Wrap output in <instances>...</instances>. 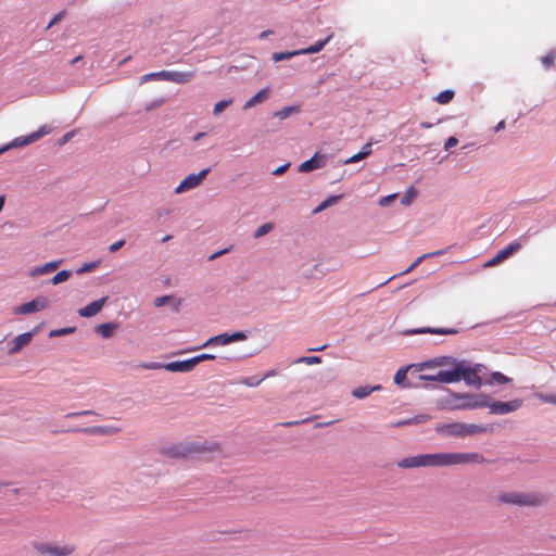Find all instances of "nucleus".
<instances>
[{"instance_id":"nucleus-42","label":"nucleus","mask_w":556,"mask_h":556,"mask_svg":"<svg viewBox=\"0 0 556 556\" xmlns=\"http://www.w3.org/2000/svg\"><path fill=\"white\" fill-rule=\"evenodd\" d=\"M298 108L295 106H286L281 109L280 111L275 113V116L279 117L280 119L288 118L292 113H296Z\"/></svg>"},{"instance_id":"nucleus-9","label":"nucleus","mask_w":556,"mask_h":556,"mask_svg":"<svg viewBox=\"0 0 556 556\" xmlns=\"http://www.w3.org/2000/svg\"><path fill=\"white\" fill-rule=\"evenodd\" d=\"M501 501L520 506H533L540 502L536 495L517 492L503 494Z\"/></svg>"},{"instance_id":"nucleus-28","label":"nucleus","mask_w":556,"mask_h":556,"mask_svg":"<svg viewBox=\"0 0 556 556\" xmlns=\"http://www.w3.org/2000/svg\"><path fill=\"white\" fill-rule=\"evenodd\" d=\"M451 363L456 364L457 362L455 358H453L451 356H440L434 359L424 362V363L419 364V366H420V369H424V368H429V367H433V366L447 365Z\"/></svg>"},{"instance_id":"nucleus-8","label":"nucleus","mask_w":556,"mask_h":556,"mask_svg":"<svg viewBox=\"0 0 556 556\" xmlns=\"http://www.w3.org/2000/svg\"><path fill=\"white\" fill-rule=\"evenodd\" d=\"M119 428L114 426H92L86 428H72L64 430H52L53 434L62 433V432H83L89 435H113L119 432Z\"/></svg>"},{"instance_id":"nucleus-24","label":"nucleus","mask_w":556,"mask_h":556,"mask_svg":"<svg viewBox=\"0 0 556 556\" xmlns=\"http://www.w3.org/2000/svg\"><path fill=\"white\" fill-rule=\"evenodd\" d=\"M166 304H170L173 312L177 313V312H179L181 301L179 299L177 300L174 295H162V296L155 298V300H154L155 307H161Z\"/></svg>"},{"instance_id":"nucleus-6","label":"nucleus","mask_w":556,"mask_h":556,"mask_svg":"<svg viewBox=\"0 0 556 556\" xmlns=\"http://www.w3.org/2000/svg\"><path fill=\"white\" fill-rule=\"evenodd\" d=\"M455 371H457L458 381L464 380L467 386L479 388L481 386V378L478 375V366L469 367L465 362H457L455 364Z\"/></svg>"},{"instance_id":"nucleus-35","label":"nucleus","mask_w":556,"mask_h":556,"mask_svg":"<svg viewBox=\"0 0 556 556\" xmlns=\"http://www.w3.org/2000/svg\"><path fill=\"white\" fill-rule=\"evenodd\" d=\"M454 96L453 90H444L435 97V101L440 104H447L453 100Z\"/></svg>"},{"instance_id":"nucleus-48","label":"nucleus","mask_w":556,"mask_h":556,"mask_svg":"<svg viewBox=\"0 0 556 556\" xmlns=\"http://www.w3.org/2000/svg\"><path fill=\"white\" fill-rule=\"evenodd\" d=\"M555 59L556 52L551 51L549 53L541 58V62L545 68H549L554 64Z\"/></svg>"},{"instance_id":"nucleus-34","label":"nucleus","mask_w":556,"mask_h":556,"mask_svg":"<svg viewBox=\"0 0 556 556\" xmlns=\"http://www.w3.org/2000/svg\"><path fill=\"white\" fill-rule=\"evenodd\" d=\"M72 270H68V269H63V270H60L58 274H55L51 279H50V283L56 286L61 282H64L66 280H68L72 276Z\"/></svg>"},{"instance_id":"nucleus-50","label":"nucleus","mask_w":556,"mask_h":556,"mask_svg":"<svg viewBox=\"0 0 556 556\" xmlns=\"http://www.w3.org/2000/svg\"><path fill=\"white\" fill-rule=\"evenodd\" d=\"M417 192L414 188H410L407 193L402 198V203L404 205H409L412 200L416 197Z\"/></svg>"},{"instance_id":"nucleus-3","label":"nucleus","mask_w":556,"mask_h":556,"mask_svg":"<svg viewBox=\"0 0 556 556\" xmlns=\"http://www.w3.org/2000/svg\"><path fill=\"white\" fill-rule=\"evenodd\" d=\"M486 429L480 425L475 424H463V422H450V424H438L434 427V431L442 437L453 438H466L476 433L484 432Z\"/></svg>"},{"instance_id":"nucleus-29","label":"nucleus","mask_w":556,"mask_h":556,"mask_svg":"<svg viewBox=\"0 0 556 556\" xmlns=\"http://www.w3.org/2000/svg\"><path fill=\"white\" fill-rule=\"evenodd\" d=\"M519 247L520 245H507L496 256H494L492 260H489V266H495L500 264L503 260L507 258L510 254H513Z\"/></svg>"},{"instance_id":"nucleus-7","label":"nucleus","mask_w":556,"mask_h":556,"mask_svg":"<svg viewBox=\"0 0 556 556\" xmlns=\"http://www.w3.org/2000/svg\"><path fill=\"white\" fill-rule=\"evenodd\" d=\"M50 131H51V127L43 125L38 130H36L27 136L15 138L8 146L0 149V154L11 148H21V147H25L30 143H34V142L38 141L40 138H42L43 136L50 134Z\"/></svg>"},{"instance_id":"nucleus-57","label":"nucleus","mask_w":556,"mask_h":556,"mask_svg":"<svg viewBox=\"0 0 556 556\" xmlns=\"http://www.w3.org/2000/svg\"><path fill=\"white\" fill-rule=\"evenodd\" d=\"M365 157L363 156V154L361 152L352 155L350 159L346 160L345 163L350 164V163H356V162H359L362 160H364Z\"/></svg>"},{"instance_id":"nucleus-53","label":"nucleus","mask_w":556,"mask_h":556,"mask_svg":"<svg viewBox=\"0 0 556 556\" xmlns=\"http://www.w3.org/2000/svg\"><path fill=\"white\" fill-rule=\"evenodd\" d=\"M231 247H232V245H230L229 248H225V249H223V250H220V251H217V252H215V253L211 254V255L208 256V261H213V260H215V258H217V257H219V256H222V255H225V254L229 253V252H230V250H231Z\"/></svg>"},{"instance_id":"nucleus-55","label":"nucleus","mask_w":556,"mask_h":556,"mask_svg":"<svg viewBox=\"0 0 556 556\" xmlns=\"http://www.w3.org/2000/svg\"><path fill=\"white\" fill-rule=\"evenodd\" d=\"M64 14H65V12H64V11L59 12L58 14H55V15L53 16V18L50 21V23H49V25H48V28H49V27H51V26H53L54 24L59 23V22L63 18Z\"/></svg>"},{"instance_id":"nucleus-4","label":"nucleus","mask_w":556,"mask_h":556,"mask_svg":"<svg viewBox=\"0 0 556 556\" xmlns=\"http://www.w3.org/2000/svg\"><path fill=\"white\" fill-rule=\"evenodd\" d=\"M448 409H470L486 406V395L452 394V400L446 401Z\"/></svg>"},{"instance_id":"nucleus-32","label":"nucleus","mask_w":556,"mask_h":556,"mask_svg":"<svg viewBox=\"0 0 556 556\" xmlns=\"http://www.w3.org/2000/svg\"><path fill=\"white\" fill-rule=\"evenodd\" d=\"M511 379L500 371H494L489 375V387L495 384H507L510 383Z\"/></svg>"},{"instance_id":"nucleus-10","label":"nucleus","mask_w":556,"mask_h":556,"mask_svg":"<svg viewBox=\"0 0 556 556\" xmlns=\"http://www.w3.org/2000/svg\"><path fill=\"white\" fill-rule=\"evenodd\" d=\"M329 270H331V267L326 266L321 261H318L315 264L307 262L302 264L300 267L301 275L307 279H317Z\"/></svg>"},{"instance_id":"nucleus-5","label":"nucleus","mask_w":556,"mask_h":556,"mask_svg":"<svg viewBox=\"0 0 556 556\" xmlns=\"http://www.w3.org/2000/svg\"><path fill=\"white\" fill-rule=\"evenodd\" d=\"M31 546L40 555L70 556L75 552V547L68 544L61 546L52 543L34 541Z\"/></svg>"},{"instance_id":"nucleus-43","label":"nucleus","mask_w":556,"mask_h":556,"mask_svg":"<svg viewBox=\"0 0 556 556\" xmlns=\"http://www.w3.org/2000/svg\"><path fill=\"white\" fill-rule=\"evenodd\" d=\"M273 229V224L271 223H265L263 225H261L254 232V238L255 239H258L261 238L262 236L268 233L269 231H271Z\"/></svg>"},{"instance_id":"nucleus-1","label":"nucleus","mask_w":556,"mask_h":556,"mask_svg":"<svg viewBox=\"0 0 556 556\" xmlns=\"http://www.w3.org/2000/svg\"><path fill=\"white\" fill-rule=\"evenodd\" d=\"M484 456L479 453L443 452L405 457L396 463L399 468L451 467L466 464H482Z\"/></svg>"},{"instance_id":"nucleus-51","label":"nucleus","mask_w":556,"mask_h":556,"mask_svg":"<svg viewBox=\"0 0 556 556\" xmlns=\"http://www.w3.org/2000/svg\"><path fill=\"white\" fill-rule=\"evenodd\" d=\"M88 415H97L94 410H81V412H72L65 415V418H75L80 416H88Z\"/></svg>"},{"instance_id":"nucleus-52","label":"nucleus","mask_w":556,"mask_h":556,"mask_svg":"<svg viewBox=\"0 0 556 556\" xmlns=\"http://www.w3.org/2000/svg\"><path fill=\"white\" fill-rule=\"evenodd\" d=\"M397 194L393 193L387 197H383L379 201L380 206H388L390 203H392L396 199Z\"/></svg>"},{"instance_id":"nucleus-36","label":"nucleus","mask_w":556,"mask_h":556,"mask_svg":"<svg viewBox=\"0 0 556 556\" xmlns=\"http://www.w3.org/2000/svg\"><path fill=\"white\" fill-rule=\"evenodd\" d=\"M165 71H160L155 73H149L140 77V84H144L150 80H164Z\"/></svg>"},{"instance_id":"nucleus-27","label":"nucleus","mask_w":556,"mask_h":556,"mask_svg":"<svg viewBox=\"0 0 556 556\" xmlns=\"http://www.w3.org/2000/svg\"><path fill=\"white\" fill-rule=\"evenodd\" d=\"M269 94V89L264 88L260 90L256 94H254L252 98H250L243 105L244 110L251 109L255 106L256 104L263 102L265 99H267Z\"/></svg>"},{"instance_id":"nucleus-13","label":"nucleus","mask_w":556,"mask_h":556,"mask_svg":"<svg viewBox=\"0 0 556 556\" xmlns=\"http://www.w3.org/2000/svg\"><path fill=\"white\" fill-rule=\"evenodd\" d=\"M457 371H455V366L450 370H440L435 375H419L418 379L422 381H433L440 383H453L458 382Z\"/></svg>"},{"instance_id":"nucleus-38","label":"nucleus","mask_w":556,"mask_h":556,"mask_svg":"<svg viewBox=\"0 0 556 556\" xmlns=\"http://www.w3.org/2000/svg\"><path fill=\"white\" fill-rule=\"evenodd\" d=\"M341 199V195H331L329 197L328 199H326L325 201H323L315 210L314 212L315 213H318V212H321L324 211L325 208H327L328 206L334 204L336 202H338L339 200Z\"/></svg>"},{"instance_id":"nucleus-22","label":"nucleus","mask_w":556,"mask_h":556,"mask_svg":"<svg viewBox=\"0 0 556 556\" xmlns=\"http://www.w3.org/2000/svg\"><path fill=\"white\" fill-rule=\"evenodd\" d=\"M63 260H58V261H52V262H49V263H46L41 266H36V267H33L28 275L30 277H38L40 275H47V274H50L54 270H56L60 265L62 264Z\"/></svg>"},{"instance_id":"nucleus-40","label":"nucleus","mask_w":556,"mask_h":556,"mask_svg":"<svg viewBox=\"0 0 556 556\" xmlns=\"http://www.w3.org/2000/svg\"><path fill=\"white\" fill-rule=\"evenodd\" d=\"M75 331H76V327L59 328V329L51 330L49 332V337L50 338L62 337V336L74 333Z\"/></svg>"},{"instance_id":"nucleus-12","label":"nucleus","mask_w":556,"mask_h":556,"mask_svg":"<svg viewBox=\"0 0 556 556\" xmlns=\"http://www.w3.org/2000/svg\"><path fill=\"white\" fill-rule=\"evenodd\" d=\"M208 173H210V168H205V169H202L198 174H189L177 186L175 192L182 193V192L189 191V190L198 187Z\"/></svg>"},{"instance_id":"nucleus-54","label":"nucleus","mask_w":556,"mask_h":556,"mask_svg":"<svg viewBox=\"0 0 556 556\" xmlns=\"http://www.w3.org/2000/svg\"><path fill=\"white\" fill-rule=\"evenodd\" d=\"M541 399L545 403L554 404L556 405V394H545L541 395Z\"/></svg>"},{"instance_id":"nucleus-37","label":"nucleus","mask_w":556,"mask_h":556,"mask_svg":"<svg viewBox=\"0 0 556 556\" xmlns=\"http://www.w3.org/2000/svg\"><path fill=\"white\" fill-rule=\"evenodd\" d=\"M302 54L300 52V50H296V51H287V52H276L273 54V60L275 62H279V61H282V60H289L295 55H300Z\"/></svg>"},{"instance_id":"nucleus-30","label":"nucleus","mask_w":556,"mask_h":556,"mask_svg":"<svg viewBox=\"0 0 556 556\" xmlns=\"http://www.w3.org/2000/svg\"><path fill=\"white\" fill-rule=\"evenodd\" d=\"M37 305L35 304L34 300L23 303L18 306H15L13 308V314L15 315H27L38 312Z\"/></svg>"},{"instance_id":"nucleus-11","label":"nucleus","mask_w":556,"mask_h":556,"mask_svg":"<svg viewBox=\"0 0 556 556\" xmlns=\"http://www.w3.org/2000/svg\"><path fill=\"white\" fill-rule=\"evenodd\" d=\"M522 406L521 400H511L508 402L490 401L489 400V413L496 415H505L519 409Z\"/></svg>"},{"instance_id":"nucleus-20","label":"nucleus","mask_w":556,"mask_h":556,"mask_svg":"<svg viewBox=\"0 0 556 556\" xmlns=\"http://www.w3.org/2000/svg\"><path fill=\"white\" fill-rule=\"evenodd\" d=\"M194 368L192 358L166 363L164 369L170 372H189Z\"/></svg>"},{"instance_id":"nucleus-23","label":"nucleus","mask_w":556,"mask_h":556,"mask_svg":"<svg viewBox=\"0 0 556 556\" xmlns=\"http://www.w3.org/2000/svg\"><path fill=\"white\" fill-rule=\"evenodd\" d=\"M118 323L114 321L103 323L94 327V332L104 339H109L113 337L114 331L118 328Z\"/></svg>"},{"instance_id":"nucleus-62","label":"nucleus","mask_w":556,"mask_h":556,"mask_svg":"<svg viewBox=\"0 0 556 556\" xmlns=\"http://www.w3.org/2000/svg\"><path fill=\"white\" fill-rule=\"evenodd\" d=\"M276 375H277V370L276 369H271V370L267 371L262 378H264V380H265V379H267L269 377H274Z\"/></svg>"},{"instance_id":"nucleus-61","label":"nucleus","mask_w":556,"mask_h":556,"mask_svg":"<svg viewBox=\"0 0 556 556\" xmlns=\"http://www.w3.org/2000/svg\"><path fill=\"white\" fill-rule=\"evenodd\" d=\"M219 358L223 361H238L241 358V356L231 354V355L219 356Z\"/></svg>"},{"instance_id":"nucleus-25","label":"nucleus","mask_w":556,"mask_h":556,"mask_svg":"<svg viewBox=\"0 0 556 556\" xmlns=\"http://www.w3.org/2000/svg\"><path fill=\"white\" fill-rule=\"evenodd\" d=\"M429 419H430L429 415L420 414V415H416L414 417H410V418L403 419V420H400L397 422H394V424L391 425V427L400 428V427H405V426L420 425V424L426 422Z\"/></svg>"},{"instance_id":"nucleus-33","label":"nucleus","mask_w":556,"mask_h":556,"mask_svg":"<svg viewBox=\"0 0 556 556\" xmlns=\"http://www.w3.org/2000/svg\"><path fill=\"white\" fill-rule=\"evenodd\" d=\"M228 343V333H220L214 337H211L203 345L205 346H213V345H227Z\"/></svg>"},{"instance_id":"nucleus-45","label":"nucleus","mask_w":556,"mask_h":556,"mask_svg":"<svg viewBox=\"0 0 556 556\" xmlns=\"http://www.w3.org/2000/svg\"><path fill=\"white\" fill-rule=\"evenodd\" d=\"M34 302L37 305L36 307H37L38 312L46 309L50 305L49 299L47 296H42V295L35 298Z\"/></svg>"},{"instance_id":"nucleus-56","label":"nucleus","mask_w":556,"mask_h":556,"mask_svg":"<svg viewBox=\"0 0 556 556\" xmlns=\"http://www.w3.org/2000/svg\"><path fill=\"white\" fill-rule=\"evenodd\" d=\"M458 143V140L457 138L455 137H450L446 142H445V150H450L451 148L455 147L456 144Z\"/></svg>"},{"instance_id":"nucleus-46","label":"nucleus","mask_w":556,"mask_h":556,"mask_svg":"<svg viewBox=\"0 0 556 556\" xmlns=\"http://www.w3.org/2000/svg\"><path fill=\"white\" fill-rule=\"evenodd\" d=\"M294 363H304L307 365L320 364L321 357L320 356H302V357L298 358L296 361H294Z\"/></svg>"},{"instance_id":"nucleus-64","label":"nucleus","mask_w":556,"mask_h":556,"mask_svg":"<svg viewBox=\"0 0 556 556\" xmlns=\"http://www.w3.org/2000/svg\"><path fill=\"white\" fill-rule=\"evenodd\" d=\"M123 245H109V251L111 253L117 252Z\"/></svg>"},{"instance_id":"nucleus-44","label":"nucleus","mask_w":556,"mask_h":556,"mask_svg":"<svg viewBox=\"0 0 556 556\" xmlns=\"http://www.w3.org/2000/svg\"><path fill=\"white\" fill-rule=\"evenodd\" d=\"M232 103V100H222L215 103L213 113L214 115L220 114L224 110H226L230 104Z\"/></svg>"},{"instance_id":"nucleus-49","label":"nucleus","mask_w":556,"mask_h":556,"mask_svg":"<svg viewBox=\"0 0 556 556\" xmlns=\"http://www.w3.org/2000/svg\"><path fill=\"white\" fill-rule=\"evenodd\" d=\"M192 358V362H193V365L194 367L200 364L201 362H204V361H211V359H215L216 356L213 355V354H208V353H203V354H199L197 356H193L191 357Z\"/></svg>"},{"instance_id":"nucleus-41","label":"nucleus","mask_w":556,"mask_h":556,"mask_svg":"<svg viewBox=\"0 0 556 556\" xmlns=\"http://www.w3.org/2000/svg\"><path fill=\"white\" fill-rule=\"evenodd\" d=\"M264 381V378H258L257 376L252 377H245L242 378L240 383L247 386V387H257Z\"/></svg>"},{"instance_id":"nucleus-39","label":"nucleus","mask_w":556,"mask_h":556,"mask_svg":"<svg viewBox=\"0 0 556 556\" xmlns=\"http://www.w3.org/2000/svg\"><path fill=\"white\" fill-rule=\"evenodd\" d=\"M101 261L98 260V261H93V262H90V263H85L83 266H80L77 270H76V274L77 275H83L85 273H89V271H92L94 270L96 268H98V266L100 265Z\"/></svg>"},{"instance_id":"nucleus-2","label":"nucleus","mask_w":556,"mask_h":556,"mask_svg":"<svg viewBox=\"0 0 556 556\" xmlns=\"http://www.w3.org/2000/svg\"><path fill=\"white\" fill-rule=\"evenodd\" d=\"M219 451V443L208 441H191L164 447L162 450V454L169 458L181 459L187 458L193 454H205Z\"/></svg>"},{"instance_id":"nucleus-19","label":"nucleus","mask_w":556,"mask_h":556,"mask_svg":"<svg viewBox=\"0 0 556 556\" xmlns=\"http://www.w3.org/2000/svg\"><path fill=\"white\" fill-rule=\"evenodd\" d=\"M108 299H109L108 296H103L99 300H96V301L89 303L85 307L78 309L79 316L86 317V318L93 317L102 309V307L106 303Z\"/></svg>"},{"instance_id":"nucleus-17","label":"nucleus","mask_w":556,"mask_h":556,"mask_svg":"<svg viewBox=\"0 0 556 556\" xmlns=\"http://www.w3.org/2000/svg\"><path fill=\"white\" fill-rule=\"evenodd\" d=\"M326 165V156L323 154L316 153L309 160L303 162L299 166L300 173H308L315 169L323 168Z\"/></svg>"},{"instance_id":"nucleus-31","label":"nucleus","mask_w":556,"mask_h":556,"mask_svg":"<svg viewBox=\"0 0 556 556\" xmlns=\"http://www.w3.org/2000/svg\"><path fill=\"white\" fill-rule=\"evenodd\" d=\"M332 36L333 35L330 34L327 38L317 41L315 45L309 46L308 48H305V49H300V52L302 54L317 53V52H319V51H321L324 49V47L331 40Z\"/></svg>"},{"instance_id":"nucleus-63","label":"nucleus","mask_w":556,"mask_h":556,"mask_svg":"<svg viewBox=\"0 0 556 556\" xmlns=\"http://www.w3.org/2000/svg\"><path fill=\"white\" fill-rule=\"evenodd\" d=\"M327 349V345H321V346H318V348H311L308 349V352H320V351H325Z\"/></svg>"},{"instance_id":"nucleus-16","label":"nucleus","mask_w":556,"mask_h":556,"mask_svg":"<svg viewBox=\"0 0 556 556\" xmlns=\"http://www.w3.org/2000/svg\"><path fill=\"white\" fill-rule=\"evenodd\" d=\"M33 340V333L24 332L15 337L12 341L9 342L10 349L8 351L9 355H14L18 353L24 346L28 345Z\"/></svg>"},{"instance_id":"nucleus-21","label":"nucleus","mask_w":556,"mask_h":556,"mask_svg":"<svg viewBox=\"0 0 556 556\" xmlns=\"http://www.w3.org/2000/svg\"><path fill=\"white\" fill-rule=\"evenodd\" d=\"M194 77V72L165 71L164 80L176 84L189 83Z\"/></svg>"},{"instance_id":"nucleus-14","label":"nucleus","mask_w":556,"mask_h":556,"mask_svg":"<svg viewBox=\"0 0 556 556\" xmlns=\"http://www.w3.org/2000/svg\"><path fill=\"white\" fill-rule=\"evenodd\" d=\"M446 252V250H439V251H435V252H429V253H426V254H422L421 256L417 257L412 264L410 266H408L405 270H403L402 273L397 274V275H393L391 276L389 279L380 282L379 285H377L374 289H377V288H380L384 285H387L389 281L393 280L394 278H396L397 276L400 275H405V274H408L410 273L412 270H414L424 260L428 258V257H433V256H439V255H442Z\"/></svg>"},{"instance_id":"nucleus-26","label":"nucleus","mask_w":556,"mask_h":556,"mask_svg":"<svg viewBox=\"0 0 556 556\" xmlns=\"http://www.w3.org/2000/svg\"><path fill=\"white\" fill-rule=\"evenodd\" d=\"M382 389L381 384H376L372 387L369 386H361L352 390V395L356 399H365L366 396L370 395L375 391H379Z\"/></svg>"},{"instance_id":"nucleus-15","label":"nucleus","mask_w":556,"mask_h":556,"mask_svg":"<svg viewBox=\"0 0 556 556\" xmlns=\"http://www.w3.org/2000/svg\"><path fill=\"white\" fill-rule=\"evenodd\" d=\"M458 331L454 328H432V327H421L416 329L404 330L402 334L404 336H413V334H422V333H432V334H456Z\"/></svg>"},{"instance_id":"nucleus-47","label":"nucleus","mask_w":556,"mask_h":556,"mask_svg":"<svg viewBox=\"0 0 556 556\" xmlns=\"http://www.w3.org/2000/svg\"><path fill=\"white\" fill-rule=\"evenodd\" d=\"M248 338V334L244 331H236L232 333H228V343L243 341Z\"/></svg>"},{"instance_id":"nucleus-58","label":"nucleus","mask_w":556,"mask_h":556,"mask_svg":"<svg viewBox=\"0 0 556 556\" xmlns=\"http://www.w3.org/2000/svg\"><path fill=\"white\" fill-rule=\"evenodd\" d=\"M289 166H290V164H289V163H286V164H283V165H281V166L277 167V168L273 172V174H274V175H277V176L282 175V174H283V173L289 168Z\"/></svg>"},{"instance_id":"nucleus-18","label":"nucleus","mask_w":556,"mask_h":556,"mask_svg":"<svg viewBox=\"0 0 556 556\" xmlns=\"http://www.w3.org/2000/svg\"><path fill=\"white\" fill-rule=\"evenodd\" d=\"M421 369H420V366L419 365H415V364H412V365H408L406 367H403V368H400L396 374L394 375V383L402 387V388H406V387H410L409 383H405L406 379H407V372L410 371L412 376L414 374H417L419 372Z\"/></svg>"},{"instance_id":"nucleus-60","label":"nucleus","mask_w":556,"mask_h":556,"mask_svg":"<svg viewBox=\"0 0 556 556\" xmlns=\"http://www.w3.org/2000/svg\"><path fill=\"white\" fill-rule=\"evenodd\" d=\"M164 365L165 364H162V363H150V364L146 365L144 368H148V369H161V368H164Z\"/></svg>"},{"instance_id":"nucleus-59","label":"nucleus","mask_w":556,"mask_h":556,"mask_svg":"<svg viewBox=\"0 0 556 556\" xmlns=\"http://www.w3.org/2000/svg\"><path fill=\"white\" fill-rule=\"evenodd\" d=\"M359 152L364 157H367L371 153V143H366Z\"/></svg>"}]
</instances>
